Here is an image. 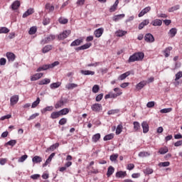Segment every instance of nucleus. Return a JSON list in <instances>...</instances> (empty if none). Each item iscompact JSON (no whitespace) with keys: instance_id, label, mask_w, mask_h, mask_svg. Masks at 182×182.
I'll return each instance as SVG.
<instances>
[{"instance_id":"obj_46","label":"nucleus","mask_w":182,"mask_h":182,"mask_svg":"<svg viewBox=\"0 0 182 182\" xmlns=\"http://www.w3.org/2000/svg\"><path fill=\"white\" fill-rule=\"evenodd\" d=\"M168 152V149L167 147H164V148H161L159 150V153H160V154H166V153Z\"/></svg>"},{"instance_id":"obj_43","label":"nucleus","mask_w":182,"mask_h":182,"mask_svg":"<svg viewBox=\"0 0 182 182\" xmlns=\"http://www.w3.org/2000/svg\"><path fill=\"white\" fill-rule=\"evenodd\" d=\"M114 137V135L113 134H109L104 136V141H107L108 140H112Z\"/></svg>"},{"instance_id":"obj_31","label":"nucleus","mask_w":182,"mask_h":182,"mask_svg":"<svg viewBox=\"0 0 182 182\" xmlns=\"http://www.w3.org/2000/svg\"><path fill=\"white\" fill-rule=\"evenodd\" d=\"M171 50H173V47H168L164 50V53L165 54V58H168V56H170Z\"/></svg>"},{"instance_id":"obj_53","label":"nucleus","mask_w":182,"mask_h":182,"mask_svg":"<svg viewBox=\"0 0 182 182\" xmlns=\"http://www.w3.org/2000/svg\"><path fill=\"white\" fill-rule=\"evenodd\" d=\"M9 33V29L6 27H2L0 28V33Z\"/></svg>"},{"instance_id":"obj_2","label":"nucleus","mask_w":182,"mask_h":182,"mask_svg":"<svg viewBox=\"0 0 182 182\" xmlns=\"http://www.w3.org/2000/svg\"><path fill=\"white\" fill-rule=\"evenodd\" d=\"M58 65H59L58 61H55V62L53 63L52 64L43 65L39 67L36 70V72H42V70H48V69H53V68H55V66H58Z\"/></svg>"},{"instance_id":"obj_52","label":"nucleus","mask_w":182,"mask_h":182,"mask_svg":"<svg viewBox=\"0 0 182 182\" xmlns=\"http://www.w3.org/2000/svg\"><path fill=\"white\" fill-rule=\"evenodd\" d=\"M28 159V155H23L21 157H20L18 160V163H23L25 160Z\"/></svg>"},{"instance_id":"obj_56","label":"nucleus","mask_w":182,"mask_h":182,"mask_svg":"<svg viewBox=\"0 0 182 182\" xmlns=\"http://www.w3.org/2000/svg\"><path fill=\"white\" fill-rule=\"evenodd\" d=\"M58 123L59 124H60V126H63V124H66V123H68V119L62 118L61 119H60Z\"/></svg>"},{"instance_id":"obj_27","label":"nucleus","mask_w":182,"mask_h":182,"mask_svg":"<svg viewBox=\"0 0 182 182\" xmlns=\"http://www.w3.org/2000/svg\"><path fill=\"white\" fill-rule=\"evenodd\" d=\"M58 117H60V113L59 112V111L53 112L50 114V119H58Z\"/></svg>"},{"instance_id":"obj_16","label":"nucleus","mask_w":182,"mask_h":182,"mask_svg":"<svg viewBox=\"0 0 182 182\" xmlns=\"http://www.w3.org/2000/svg\"><path fill=\"white\" fill-rule=\"evenodd\" d=\"M19 6H21V2L16 0L11 4V9L13 11H16Z\"/></svg>"},{"instance_id":"obj_35","label":"nucleus","mask_w":182,"mask_h":182,"mask_svg":"<svg viewBox=\"0 0 182 182\" xmlns=\"http://www.w3.org/2000/svg\"><path fill=\"white\" fill-rule=\"evenodd\" d=\"M60 85H62V83L60 82H53V83L50 84V89H58V87H60Z\"/></svg>"},{"instance_id":"obj_20","label":"nucleus","mask_w":182,"mask_h":182,"mask_svg":"<svg viewBox=\"0 0 182 182\" xmlns=\"http://www.w3.org/2000/svg\"><path fill=\"white\" fill-rule=\"evenodd\" d=\"M131 73L130 71H127L123 74H122L121 75H119V77H118V80H124V79H126V77H127V76H130Z\"/></svg>"},{"instance_id":"obj_37","label":"nucleus","mask_w":182,"mask_h":182,"mask_svg":"<svg viewBox=\"0 0 182 182\" xmlns=\"http://www.w3.org/2000/svg\"><path fill=\"white\" fill-rule=\"evenodd\" d=\"M60 116H65L69 113V108H64L58 111Z\"/></svg>"},{"instance_id":"obj_58","label":"nucleus","mask_w":182,"mask_h":182,"mask_svg":"<svg viewBox=\"0 0 182 182\" xmlns=\"http://www.w3.org/2000/svg\"><path fill=\"white\" fill-rule=\"evenodd\" d=\"M171 108H165L160 110L161 113H170L171 112Z\"/></svg>"},{"instance_id":"obj_32","label":"nucleus","mask_w":182,"mask_h":182,"mask_svg":"<svg viewBox=\"0 0 182 182\" xmlns=\"http://www.w3.org/2000/svg\"><path fill=\"white\" fill-rule=\"evenodd\" d=\"M113 173H114V168L111 166L107 169V176L110 177L113 174Z\"/></svg>"},{"instance_id":"obj_39","label":"nucleus","mask_w":182,"mask_h":182,"mask_svg":"<svg viewBox=\"0 0 182 182\" xmlns=\"http://www.w3.org/2000/svg\"><path fill=\"white\" fill-rule=\"evenodd\" d=\"M53 106H48L41 110V113H46V112H52Z\"/></svg>"},{"instance_id":"obj_23","label":"nucleus","mask_w":182,"mask_h":182,"mask_svg":"<svg viewBox=\"0 0 182 182\" xmlns=\"http://www.w3.org/2000/svg\"><path fill=\"white\" fill-rule=\"evenodd\" d=\"M151 24L153 26H161L163 21H161L160 19H155L151 22Z\"/></svg>"},{"instance_id":"obj_64","label":"nucleus","mask_w":182,"mask_h":182,"mask_svg":"<svg viewBox=\"0 0 182 182\" xmlns=\"http://www.w3.org/2000/svg\"><path fill=\"white\" fill-rule=\"evenodd\" d=\"M116 9H117V6H115L114 4H113V6H112L109 8V12H114L116 11Z\"/></svg>"},{"instance_id":"obj_61","label":"nucleus","mask_w":182,"mask_h":182,"mask_svg":"<svg viewBox=\"0 0 182 182\" xmlns=\"http://www.w3.org/2000/svg\"><path fill=\"white\" fill-rule=\"evenodd\" d=\"M116 113H119V109H111L108 111L107 114H116Z\"/></svg>"},{"instance_id":"obj_47","label":"nucleus","mask_w":182,"mask_h":182,"mask_svg":"<svg viewBox=\"0 0 182 182\" xmlns=\"http://www.w3.org/2000/svg\"><path fill=\"white\" fill-rule=\"evenodd\" d=\"M153 168H146V169L144 170V174L149 175V174H153Z\"/></svg>"},{"instance_id":"obj_12","label":"nucleus","mask_w":182,"mask_h":182,"mask_svg":"<svg viewBox=\"0 0 182 182\" xmlns=\"http://www.w3.org/2000/svg\"><path fill=\"white\" fill-rule=\"evenodd\" d=\"M151 11V7L147 6L145 9H144L138 15L139 18H141V16H144L146 14L150 12Z\"/></svg>"},{"instance_id":"obj_50","label":"nucleus","mask_w":182,"mask_h":182,"mask_svg":"<svg viewBox=\"0 0 182 182\" xmlns=\"http://www.w3.org/2000/svg\"><path fill=\"white\" fill-rule=\"evenodd\" d=\"M140 129V123L139 122H134V130L137 132Z\"/></svg>"},{"instance_id":"obj_49","label":"nucleus","mask_w":182,"mask_h":182,"mask_svg":"<svg viewBox=\"0 0 182 182\" xmlns=\"http://www.w3.org/2000/svg\"><path fill=\"white\" fill-rule=\"evenodd\" d=\"M123 129V126L122 124H119L117 127V129H116V134H120V133H122Z\"/></svg>"},{"instance_id":"obj_3","label":"nucleus","mask_w":182,"mask_h":182,"mask_svg":"<svg viewBox=\"0 0 182 182\" xmlns=\"http://www.w3.org/2000/svg\"><path fill=\"white\" fill-rule=\"evenodd\" d=\"M58 65H59L58 61H55V62L53 63L52 64L43 65L39 67L36 70V72H42V70H48V69H53V68H55V66H58Z\"/></svg>"},{"instance_id":"obj_21","label":"nucleus","mask_w":182,"mask_h":182,"mask_svg":"<svg viewBox=\"0 0 182 182\" xmlns=\"http://www.w3.org/2000/svg\"><path fill=\"white\" fill-rule=\"evenodd\" d=\"M49 83H50V79H48V78H45L38 82V85L40 86H42L43 85H49Z\"/></svg>"},{"instance_id":"obj_8","label":"nucleus","mask_w":182,"mask_h":182,"mask_svg":"<svg viewBox=\"0 0 182 182\" xmlns=\"http://www.w3.org/2000/svg\"><path fill=\"white\" fill-rule=\"evenodd\" d=\"M144 39L146 42H148L149 43H152V42H154V36L151 35V33H147L144 36Z\"/></svg>"},{"instance_id":"obj_29","label":"nucleus","mask_w":182,"mask_h":182,"mask_svg":"<svg viewBox=\"0 0 182 182\" xmlns=\"http://www.w3.org/2000/svg\"><path fill=\"white\" fill-rule=\"evenodd\" d=\"M52 50V45H47L43 49V53H48V52Z\"/></svg>"},{"instance_id":"obj_7","label":"nucleus","mask_w":182,"mask_h":182,"mask_svg":"<svg viewBox=\"0 0 182 182\" xmlns=\"http://www.w3.org/2000/svg\"><path fill=\"white\" fill-rule=\"evenodd\" d=\"M91 46H92V43H85L75 48V50H77V52H79V50H85V49H89V48H90Z\"/></svg>"},{"instance_id":"obj_11","label":"nucleus","mask_w":182,"mask_h":182,"mask_svg":"<svg viewBox=\"0 0 182 182\" xmlns=\"http://www.w3.org/2000/svg\"><path fill=\"white\" fill-rule=\"evenodd\" d=\"M19 101V96L18 95H14L11 97L10 102H11V106H15L16 103Z\"/></svg>"},{"instance_id":"obj_22","label":"nucleus","mask_w":182,"mask_h":182,"mask_svg":"<svg viewBox=\"0 0 182 182\" xmlns=\"http://www.w3.org/2000/svg\"><path fill=\"white\" fill-rule=\"evenodd\" d=\"M77 84L75 83H68L67 85H65V89H68V90H72L75 87H77Z\"/></svg>"},{"instance_id":"obj_40","label":"nucleus","mask_w":182,"mask_h":182,"mask_svg":"<svg viewBox=\"0 0 182 182\" xmlns=\"http://www.w3.org/2000/svg\"><path fill=\"white\" fill-rule=\"evenodd\" d=\"M15 144H16V140L11 139V140L9 141L8 142H6L5 144V146H11V147H14V146H15Z\"/></svg>"},{"instance_id":"obj_38","label":"nucleus","mask_w":182,"mask_h":182,"mask_svg":"<svg viewBox=\"0 0 182 182\" xmlns=\"http://www.w3.org/2000/svg\"><path fill=\"white\" fill-rule=\"evenodd\" d=\"M46 9H47L48 12H53V11H55V6H51L50 4H46Z\"/></svg>"},{"instance_id":"obj_1","label":"nucleus","mask_w":182,"mask_h":182,"mask_svg":"<svg viewBox=\"0 0 182 182\" xmlns=\"http://www.w3.org/2000/svg\"><path fill=\"white\" fill-rule=\"evenodd\" d=\"M143 59H144V53L141 52H138L131 55L128 60V62L129 63H132V62L143 60Z\"/></svg>"},{"instance_id":"obj_5","label":"nucleus","mask_w":182,"mask_h":182,"mask_svg":"<svg viewBox=\"0 0 182 182\" xmlns=\"http://www.w3.org/2000/svg\"><path fill=\"white\" fill-rule=\"evenodd\" d=\"M70 33H71L70 30H65V31H63L62 33H60V34L58 35V41H63V40L66 39V38H68V36H69V35H70Z\"/></svg>"},{"instance_id":"obj_10","label":"nucleus","mask_w":182,"mask_h":182,"mask_svg":"<svg viewBox=\"0 0 182 182\" xmlns=\"http://www.w3.org/2000/svg\"><path fill=\"white\" fill-rule=\"evenodd\" d=\"M43 77V73H36L33 76L31 77V82H35V80H39L41 77Z\"/></svg>"},{"instance_id":"obj_15","label":"nucleus","mask_w":182,"mask_h":182,"mask_svg":"<svg viewBox=\"0 0 182 182\" xmlns=\"http://www.w3.org/2000/svg\"><path fill=\"white\" fill-rule=\"evenodd\" d=\"M58 147H59V143H55L48 148L46 151V153H49V151H53L54 150H56Z\"/></svg>"},{"instance_id":"obj_19","label":"nucleus","mask_w":182,"mask_h":182,"mask_svg":"<svg viewBox=\"0 0 182 182\" xmlns=\"http://www.w3.org/2000/svg\"><path fill=\"white\" fill-rule=\"evenodd\" d=\"M81 43H83V39H76L71 43L70 46H79Z\"/></svg>"},{"instance_id":"obj_34","label":"nucleus","mask_w":182,"mask_h":182,"mask_svg":"<svg viewBox=\"0 0 182 182\" xmlns=\"http://www.w3.org/2000/svg\"><path fill=\"white\" fill-rule=\"evenodd\" d=\"M32 161L33 163H42V157L39 156H35L33 159H32Z\"/></svg>"},{"instance_id":"obj_55","label":"nucleus","mask_w":182,"mask_h":182,"mask_svg":"<svg viewBox=\"0 0 182 182\" xmlns=\"http://www.w3.org/2000/svg\"><path fill=\"white\" fill-rule=\"evenodd\" d=\"M117 157H119V155L116 154L111 155L109 159L111 161H116L117 160Z\"/></svg>"},{"instance_id":"obj_26","label":"nucleus","mask_w":182,"mask_h":182,"mask_svg":"<svg viewBox=\"0 0 182 182\" xmlns=\"http://www.w3.org/2000/svg\"><path fill=\"white\" fill-rule=\"evenodd\" d=\"M124 16H125L124 14H119V15L114 16L112 18V21H114V22H117L118 21H120V19H123Z\"/></svg>"},{"instance_id":"obj_4","label":"nucleus","mask_w":182,"mask_h":182,"mask_svg":"<svg viewBox=\"0 0 182 182\" xmlns=\"http://www.w3.org/2000/svg\"><path fill=\"white\" fill-rule=\"evenodd\" d=\"M56 39V36L53 34H50L44 39H43L41 42V45H46V43H49V42H52V41H55Z\"/></svg>"},{"instance_id":"obj_63","label":"nucleus","mask_w":182,"mask_h":182,"mask_svg":"<svg viewBox=\"0 0 182 182\" xmlns=\"http://www.w3.org/2000/svg\"><path fill=\"white\" fill-rule=\"evenodd\" d=\"M41 177V175L39 174H33L31 176V178L33 180H38Z\"/></svg>"},{"instance_id":"obj_57","label":"nucleus","mask_w":182,"mask_h":182,"mask_svg":"<svg viewBox=\"0 0 182 182\" xmlns=\"http://www.w3.org/2000/svg\"><path fill=\"white\" fill-rule=\"evenodd\" d=\"M182 77V72L181 71H179L178 73H177L176 74V78H175V80L177 81L180 79H181Z\"/></svg>"},{"instance_id":"obj_14","label":"nucleus","mask_w":182,"mask_h":182,"mask_svg":"<svg viewBox=\"0 0 182 182\" xmlns=\"http://www.w3.org/2000/svg\"><path fill=\"white\" fill-rule=\"evenodd\" d=\"M141 127L143 129V133H149V124L147 123V122L144 121L141 123Z\"/></svg>"},{"instance_id":"obj_24","label":"nucleus","mask_w":182,"mask_h":182,"mask_svg":"<svg viewBox=\"0 0 182 182\" xmlns=\"http://www.w3.org/2000/svg\"><path fill=\"white\" fill-rule=\"evenodd\" d=\"M127 33V31H124L123 30H118L115 32L116 36L121 38L122 36H124Z\"/></svg>"},{"instance_id":"obj_60","label":"nucleus","mask_w":182,"mask_h":182,"mask_svg":"<svg viewBox=\"0 0 182 182\" xmlns=\"http://www.w3.org/2000/svg\"><path fill=\"white\" fill-rule=\"evenodd\" d=\"M102 99H103V93L99 94L96 97L95 100H96V102H100V100H102Z\"/></svg>"},{"instance_id":"obj_28","label":"nucleus","mask_w":182,"mask_h":182,"mask_svg":"<svg viewBox=\"0 0 182 182\" xmlns=\"http://www.w3.org/2000/svg\"><path fill=\"white\" fill-rule=\"evenodd\" d=\"M80 73H82V75H84L85 76H87L89 75H91V76H93V75H95V71L82 70L80 71Z\"/></svg>"},{"instance_id":"obj_25","label":"nucleus","mask_w":182,"mask_h":182,"mask_svg":"<svg viewBox=\"0 0 182 182\" xmlns=\"http://www.w3.org/2000/svg\"><path fill=\"white\" fill-rule=\"evenodd\" d=\"M127 176V173H126V171H118L116 173V177L118 178H122L123 177H126Z\"/></svg>"},{"instance_id":"obj_51","label":"nucleus","mask_w":182,"mask_h":182,"mask_svg":"<svg viewBox=\"0 0 182 182\" xmlns=\"http://www.w3.org/2000/svg\"><path fill=\"white\" fill-rule=\"evenodd\" d=\"M123 92L119 91L118 92H117L116 94L114 93H111V98L112 99H116V97L121 96V95H122Z\"/></svg>"},{"instance_id":"obj_36","label":"nucleus","mask_w":182,"mask_h":182,"mask_svg":"<svg viewBox=\"0 0 182 182\" xmlns=\"http://www.w3.org/2000/svg\"><path fill=\"white\" fill-rule=\"evenodd\" d=\"M63 105H65V102L63 101V99L60 100L55 105V107L56 109H59L60 107H62V106H63Z\"/></svg>"},{"instance_id":"obj_44","label":"nucleus","mask_w":182,"mask_h":182,"mask_svg":"<svg viewBox=\"0 0 182 182\" xmlns=\"http://www.w3.org/2000/svg\"><path fill=\"white\" fill-rule=\"evenodd\" d=\"M69 21L68 20V18H65L63 17H61L58 19V22L63 25H66V23H68Z\"/></svg>"},{"instance_id":"obj_33","label":"nucleus","mask_w":182,"mask_h":182,"mask_svg":"<svg viewBox=\"0 0 182 182\" xmlns=\"http://www.w3.org/2000/svg\"><path fill=\"white\" fill-rule=\"evenodd\" d=\"M92 140L93 143H97L100 140V134H95L92 136Z\"/></svg>"},{"instance_id":"obj_30","label":"nucleus","mask_w":182,"mask_h":182,"mask_svg":"<svg viewBox=\"0 0 182 182\" xmlns=\"http://www.w3.org/2000/svg\"><path fill=\"white\" fill-rule=\"evenodd\" d=\"M168 34L170 35L171 38H174V36H176V35L177 34V28H172L169 31Z\"/></svg>"},{"instance_id":"obj_45","label":"nucleus","mask_w":182,"mask_h":182,"mask_svg":"<svg viewBox=\"0 0 182 182\" xmlns=\"http://www.w3.org/2000/svg\"><path fill=\"white\" fill-rule=\"evenodd\" d=\"M36 31L37 28L36 26L31 27L28 33L29 35H35V33H36Z\"/></svg>"},{"instance_id":"obj_18","label":"nucleus","mask_w":182,"mask_h":182,"mask_svg":"<svg viewBox=\"0 0 182 182\" xmlns=\"http://www.w3.org/2000/svg\"><path fill=\"white\" fill-rule=\"evenodd\" d=\"M35 12V10L32 8L28 9L23 14V18H28L29 15H32Z\"/></svg>"},{"instance_id":"obj_17","label":"nucleus","mask_w":182,"mask_h":182,"mask_svg":"<svg viewBox=\"0 0 182 182\" xmlns=\"http://www.w3.org/2000/svg\"><path fill=\"white\" fill-rule=\"evenodd\" d=\"M6 58H7L9 62H14V60H15V58H16V56H15V54H14L13 53H7Z\"/></svg>"},{"instance_id":"obj_62","label":"nucleus","mask_w":182,"mask_h":182,"mask_svg":"<svg viewBox=\"0 0 182 182\" xmlns=\"http://www.w3.org/2000/svg\"><path fill=\"white\" fill-rule=\"evenodd\" d=\"M154 101H151V102H149L147 104H146V107H149V108H151V107H154Z\"/></svg>"},{"instance_id":"obj_59","label":"nucleus","mask_w":182,"mask_h":182,"mask_svg":"<svg viewBox=\"0 0 182 182\" xmlns=\"http://www.w3.org/2000/svg\"><path fill=\"white\" fill-rule=\"evenodd\" d=\"M38 116H39V113L33 114L31 116H30V117L28 119V120H33V119H36V117H38Z\"/></svg>"},{"instance_id":"obj_6","label":"nucleus","mask_w":182,"mask_h":182,"mask_svg":"<svg viewBox=\"0 0 182 182\" xmlns=\"http://www.w3.org/2000/svg\"><path fill=\"white\" fill-rule=\"evenodd\" d=\"M144 86H147V81L146 80H142L139 83H138L136 85V90L139 91L144 87Z\"/></svg>"},{"instance_id":"obj_48","label":"nucleus","mask_w":182,"mask_h":182,"mask_svg":"<svg viewBox=\"0 0 182 182\" xmlns=\"http://www.w3.org/2000/svg\"><path fill=\"white\" fill-rule=\"evenodd\" d=\"M99 90H100V87H99V85H95L93 87H92V93H97L99 92Z\"/></svg>"},{"instance_id":"obj_42","label":"nucleus","mask_w":182,"mask_h":182,"mask_svg":"<svg viewBox=\"0 0 182 182\" xmlns=\"http://www.w3.org/2000/svg\"><path fill=\"white\" fill-rule=\"evenodd\" d=\"M180 9V5H176L168 9V12H174V11H178Z\"/></svg>"},{"instance_id":"obj_13","label":"nucleus","mask_w":182,"mask_h":182,"mask_svg":"<svg viewBox=\"0 0 182 182\" xmlns=\"http://www.w3.org/2000/svg\"><path fill=\"white\" fill-rule=\"evenodd\" d=\"M103 32H105V29L103 28H100L95 31L94 35L95 36V38H100V36L103 35Z\"/></svg>"},{"instance_id":"obj_9","label":"nucleus","mask_w":182,"mask_h":182,"mask_svg":"<svg viewBox=\"0 0 182 182\" xmlns=\"http://www.w3.org/2000/svg\"><path fill=\"white\" fill-rule=\"evenodd\" d=\"M91 109L92 112H97V113L102 110V105L101 104H94L92 105Z\"/></svg>"},{"instance_id":"obj_54","label":"nucleus","mask_w":182,"mask_h":182,"mask_svg":"<svg viewBox=\"0 0 182 182\" xmlns=\"http://www.w3.org/2000/svg\"><path fill=\"white\" fill-rule=\"evenodd\" d=\"M147 156H150V154L146 151H141V152H139V157H147Z\"/></svg>"},{"instance_id":"obj_41","label":"nucleus","mask_w":182,"mask_h":182,"mask_svg":"<svg viewBox=\"0 0 182 182\" xmlns=\"http://www.w3.org/2000/svg\"><path fill=\"white\" fill-rule=\"evenodd\" d=\"M39 103H41V98L37 97V100L35 102H33L31 105L32 109H35V107H36L38 105H39Z\"/></svg>"}]
</instances>
